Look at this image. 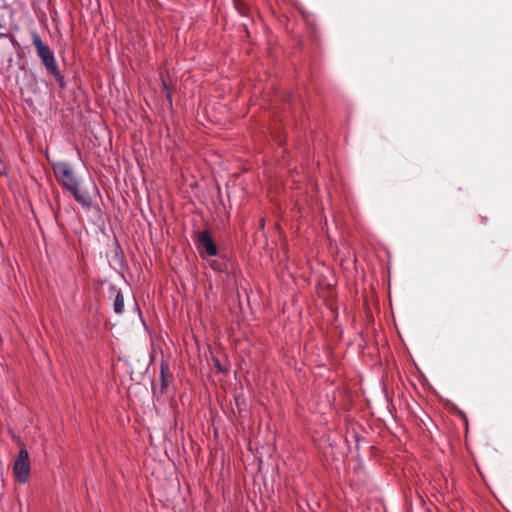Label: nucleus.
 <instances>
[{
  "label": "nucleus",
  "instance_id": "f03ea898",
  "mask_svg": "<svg viewBox=\"0 0 512 512\" xmlns=\"http://www.w3.org/2000/svg\"><path fill=\"white\" fill-rule=\"evenodd\" d=\"M32 44L35 47L37 56L41 60V63L45 67L47 73L51 74L55 81L58 83L60 88L65 89L66 88V81L64 76L59 70L54 52L51 50V48L43 42L40 35L36 30H32L30 32Z\"/></svg>",
  "mask_w": 512,
  "mask_h": 512
},
{
  "label": "nucleus",
  "instance_id": "7ed1b4c3",
  "mask_svg": "<svg viewBox=\"0 0 512 512\" xmlns=\"http://www.w3.org/2000/svg\"><path fill=\"white\" fill-rule=\"evenodd\" d=\"M195 246L202 259L215 257L218 254L217 246L208 230H201L195 233Z\"/></svg>",
  "mask_w": 512,
  "mask_h": 512
},
{
  "label": "nucleus",
  "instance_id": "39448f33",
  "mask_svg": "<svg viewBox=\"0 0 512 512\" xmlns=\"http://www.w3.org/2000/svg\"><path fill=\"white\" fill-rule=\"evenodd\" d=\"M172 381V374L170 372L169 364L162 361L160 365V392L164 393Z\"/></svg>",
  "mask_w": 512,
  "mask_h": 512
},
{
  "label": "nucleus",
  "instance_id": "20e7f679",
  "mask_svg": "<svg viewBox=\"0 0 512 512\" xmlns=\"http://www.w3.org/2000/svg\"><path fill=\"white\" fill-rule=\"evenodd\" d=\"M13 472L19 483H26L30 473V458L26 449H21L14 460Z\"/></svg>",
  "mask_w": 512,
  "mask_h": 512
},
{
  "label": "nucleus",
  "instance_id": "6e6552de",
  "mask_svg": "<svg viewBox=\"0 0 512 512\" xmlns=\"http://www.w3.org/2000/svg\"><path fill=\"white\" fill-rule=\"evenodd\" d=\"M162 87H163V90L166 92L167 100L169 101V103L171 105L172 104V95L170 92V88H169L168 84L166 83V81L163 79H162Z\"/></svg>",
  "mask_w": 512,
  "mask_h": 512
},
{
  "label": "nucleus",
  "instance_id": "f257e3e1",
  "mask_svg": "<svg viewBox=\"0 0 512 512\" xmlns=\"http://www.w3.org/2000/svg\"><path fill=\"white\" fill-rule=\"evenodd\" d=\"M51 167L57 181L66 189L83 208L91 207L92 199L86 190H80L79 180L77 179L72 167L64 161L51 162Z\"/></svg>",
  "mask_w": 512,
  "mask_h": 512
},
{
  "label": "nucleus",
  "instance_id": "0eeeda50",
  "mask_svg": "<svg viewBox=\"0 0 512 512\" xmlns=\"http://www.w3.org/2000/svg\"><path fill=\"white\" fill-rule=\"evenodd\" d=\"M208 264L210 266V268L217 272V273H222L224 271V264L218 260H215V259H212V260H208Z\"/></svg>",
  "mask_w": 512,
  "mask_h": 512
},
{
  "label": "nucleus",
  "instance_id": "423d86ee",
  "mask_svg": "<svg viewBox=\"0 0 512 512\" xmlns=\"http://www.w3.org/2000/svg\"><path fill=\"white\" fill-rule=\"evenodd\" d=\"M110 292L114 295L113 311L115 314H122L124 312V297L120 289L115 285L110 286Z\"/></svg>",
  "mask_w": 512,
  "mask_h": 512
},
{
  "label": "nucleus",
  "instance_id": "9b49d317",
  "mask_svg": "<svg viewBox=\"0 0 512 512\" xmlns=\"http://www.w3.org/2000/svg\"><path fill=\"white\" fill-rule=\"evenodd\" d=\"M216 367L218 368L219 371H223L222 367L220 366V364L218 363V361L216 362Z\"/></svg>",
  "mask_w": 512,
  "mask_h": 512
},
{
  "label": "nucleus",
  "instance_id": "9d476101",
  "mask_svg": "<svg viewBox=\"0 0 512 512\" xmlns=\"http://www.w3.org/2000/svg\"><path fill=\"white\" fill-rule=\"evenodd\" d=\"M264 223H265V220L262 218V219L260 220V223H259L260 228H263V227H264Z\"/></svg>",
  "mask_w": 512,
  "mask_h": 512
},
{
  "label": "nucleus",
  "instance_id": "1a4fd4ad",
  "mask_svg": "<svg viewBox=\"0 0 512 512\" xmlns=\"http://www.w3.org/2000/svg\"><path fill=\"white\" fill-rule=\"evenodd\" d=\"M4 175H6V167L2 162H0V176Z\"/></svg>",
  "mask_w": 512,
  "mask_h": 512
}]
</instances>
